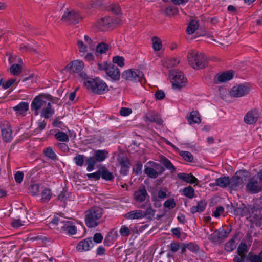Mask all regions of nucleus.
I'll list each match as a JSON object with an SVG mask.
<instances>
[{"label": "nucleus", "instance_id": "obj_1", "mask_svg": "<svg viewBox=\"0 0 262 262\" xmlns=\"http://www.w3.org/2000/svg\"><path fill=\"white\" fill-rule=\"evenodd\" d=\"M103 209L98 206L90 208L85 212V223L88 228H94L101 224Z\"/></svg>", "mask_w": 262, "mask_h": 262}, {"label": "nucleus", "instance_id": "obj_2", "mask_svg": "<svg viewBox=\"0 0 262 262\" xmlns=\"http://www.w3.org/2000/svg\"><path fill=\"white\" fill-rule=\"evenodd\" d=\"M53 224L58 226V228H60V232L67 235H73L76 234L77 232V228L74 223L66 220L63 217H55L52 221Z\"/></svg>", "mask_w": 262, "mask_h": 262}, {"label": "nucleus", "instance_id": "obj_3", "mask_svg": "<svg viewBox=\"0 0 262 262\" xmlns=\"http://www.w3.org/2000/svg\"><path fill=\"white\" fill-rule=\"evenodd\" d=\"M84 84L88 89L97 94H102L108 91L106 84L99 78H87Z\"/></svg>", "mask_w": 262, "mask_h": 262}, {"label": "nucleus", "instance_id": "obj_4", "mask_svg": "<svg viewBox=\"0 0 262 262\" xmlns=\"http://www.w3.org/2000/svg\"><path fill=\"white\" fill-rule=\"evenodd\" d=\"M187 58L189 64L194 69H203L207 66L206 57L203 53H189Z\"/></svg>", "mask_w": 262, "mask_h": 262}, {"label": "nucleus", "instance_id": "obj_5", "mask_svg": "<svg viewBox=\"0 0 262 262\" xmlns=\"http://www.w3.org/2000/svg\"><path fill=\"white\" fill-rule=\"evenodd\" d=\"M143 72L138 69H131L124 71L122 74V78L125 80L140 82L142 83L144 79Z\"/></svg>", "mask_w": 262, "mask_h": 262}, {"label": "nucleus", "instance_id": "obj_6", "mask_svg": "<svg viewBox=\"0 0 262 262\" xmlns=\"http://www.w3.org/2000/svg\"><path fill=\"white\" fill-rule=\"evenodd\" d=\"M170 77L172 79V88L174 90H180L187 83V79L181 71H170Z\"/></svg>", "mask_w": 262, "mask_h": 262}, {"label": "nucleus", "instance_id": "obj_7", "mask_svg": "<svg viewBox=\"0 0 262 262\" xmlns=\"http://www.w3.org/2000/svg\"><path fill=\"white\" fill-rule=\"evenodd\" d=\"M249 172L246 170H239L236 172L234 176L230 179V187L236 190L242 187L246 181V178L248 176Z\"/></svg>", "mask_w": 262, "mask_h": 262}, {"label": "nucleus", "instance_id": "obj_8", "mask_svg": "<svg viewBox=\"0 0 262 262\" xmlns=\"http://www.w3.org/2000/svg\"><path fill=\"white\" fill-rule=\"evenodd\" d=\"M231 231V228H230L227 230L223 228L215 230L209 235L208 239L211 242L215 244H220L228 237V234Z\"/></svg>", "mask_w": 262, "mask_h": 262}, {"label": "nucleus", "instance_id": "obj_9", "mask_svg": "<svg viewBox=\"0 0 262 262\" xmlns=\"http://www.w3.org/2000/svg\"><path fill=\"white\" fill-rule=\"evenodd\" d=\"M52 98V96L50 95L40 94L34 98L31 103V108L34 110L35 115H38V110L46 105L47 102L44 99L51 100Z\"/></svg>", "mask_w": 262, "mask_h": 262}, {"label": "nucleus", "instance_id": "obj_10", "mask_svg": "<svg viewBox=\"0 0 262 262\" xmlns=\"http://www.w3.org/2000/svg\"><path fill=\"white\" fill-rule=\"evenodd\" d=\"M232 207L234 210V214L241 216H247L248 218L251 217V214L255 211L254 206H247L243 203H237L236 206L231 204Z\"/></svg>", "mask_w": 262, "mask_h": 262}, {"label": "nucleus", "instance_id": "obj_11", "mask_svg": "<svg viewBox=\"0 0 262 262\" xmlns=\"http://www.w3.org/2000/svg\"><path fill=\"white\" fill-rule=\"evenodd\" d=\"M80 17L79 14L73 10H67L63 14L61 20L68 24L78 23Z\"/></svg>", "mask_w": 262, "mask_h": 262}, {"label": "nucleus", "instance_id": "obj_12", "mask_svg": "<svg viewBox=\"0 0 262 262\" xmlns=\"http://www.w3.org/2000/svg\"><path fill=\"white\" fill-rule=\"evenodd\" d=\"M250 88L244 84H239L233 86L230 94L231 96L234 97H241L244 96L249 93Z\"/></svg>", "mask_w": 262, "mask_h": 262}, {"label": "nucleus", "instance_id": "obj_13", "mask_svg": "<svg viewBox=\"0 0 262 262\" xmlns=\"http://www.w3.org/2000/svg\"><path fill=\"white\" fill-rule=\"evenodd\" d=\"M0 126L3 140L6 142H10L12 139V130L9 123L4 121Z\"/></svg>", "mask_w": 262, "mask_h": 262}, {"label": "nucleus", "instance_id": "obj_14", "mask_svg": "<svg viewBox=\"0 0 262 262\" xmlns=\"http://www.w3.org/2000/svg\"><path fill=\"white\" fill-rule=\"evenodd\" d=\"M135 200L139 203H142L145 200L149 201V195L145 188V186H140L134 194Z\"/></svg>", "mask_w": 262, "mask_h": 262}, {"label": "nucleus", "instance_id": "obj_15", "mask_svg": "<svg viewBox=\"0 0 262 262\" xmlns=\"http://www.w3.org/2000/svg\"><path fill=\"white\" fill-rule=\"evenodd\" d=\"M246 191L255 194L262 191V187L259 185L258 181L252 178L249 179L246 186Z\"/></svg>", "mask_w": 262, "mask_h": 262}, {"label": "nucleus", "instance_id": "obj_16", "mask_svg": "<svg viewBox=\"0 0 262 262\" xmlns=\"http://www.w3.org/2000/svg\"><path fill=\"white\" fill-rule=\"evenodd\" d=\"M154 166L158 171H157L152 168L147 167L144 170L145 173L149 178L155 179L159 175L161 174L165 170V169L159 164L154 163Z\"/></svg>", "mask_w": 262, "mask_h": 262}, {"label": "nucleus", "instance_id": "obj_17", "mask_svg": "<svg viewBox=\"0 0 262 262\" xmlns=\"http://www.w3.org/2000/svg\"><path fill=\"white\" fill-rule=\"evenodd\" d=\"M105 71L108 76L115 81L118 80L120 77L119 69L113 63H110L108 67L105 68Z\"/></svg>", "mask_w": 262, "mask_h": 262}, {"label": "nucleus", "instance_id": "obj_18", "mask_svg": "<svg viewBox=\"0 0 262 262\" xmlns=\"http://www.w3.org/2000/svg\"><path fill=\"white\" fill-rule=\"evenodd\" d=\"M84 68L83 61L76 60L71 61L65 68L64 70L72 73H79Z\"/></svg>", "mask_w": 262, "mask_h": 262}, {"label": "nucleus", "instance_id": "obj_19", "mask_svg": "<svg viewBox=\"0 0 262 262\" xmlns=\"http://www.w3.org/2000/svg\"><path fill=\"white\" fill-rule=\"evenodd\" d=\"M94 246V243L91 238H87L79 242L76 248L78 251H86L90 250Z\"/></svg>", "mask_w": 262, "mask_h": 262}, {"label": "nucleus", "instance_id": "obj_20", "mask_svg": "<svg viewBox=\"0 0 262 262\" xmlns=\"http://www.w3.org/2000/svg\"><path fill=\"white\" fill-rule=\"evenodd\" d=\"M259 117L258 112L256 110H252L247 112L244 117V122L247 124H255Z\"/></svg>", "mask_w": 262, "mask_h": 262}, {"label": "nucleus", "instance_id": "obj_21", "mask_svg": "<svg viewBox=\"0 0 262 262\" xmlns=\"http://www.w3.org/2000/svg\"><path fill=\"white\" fill-rule=\"evenodd\" d=\"M145 121L150 122H155L157 124L161 125L163 123V120L159 116L158 114L154 111L150 110L145 115Z\"/></svg>", "mask_w": 262, "mask_h": 262}, {"label": "nucleus", "instance_id": "obj_22", "mask_svg": "<svg viewBox=\"0 0 262 262\" xmlns=\"http://www.w3.org/2000/svg\"><path fill=\"white\" fill-rule=\"evenodd\" d=\"M118 162L121 166L120 173L126 175L129 168V160L127 157L119 156Z\"/></svg>", "mask_w": 262, "mask_h": 262}, {"label": "nucleus", "instance_id": "obj_23", "mask_svg": "<svg viewBox=\"0 0 262 262\" xmlns=\"http://www.w3.org/2000/svg\"><path fill=\"white\" fill-rule=\"evenodd\" d=\"M179 179L190 184H198L199 181L197 178L193 176L191 173H180L177 174Z\"/></svg>", "mask_w": 262, "mask_h": 262}, {"label": "nucleus", "instance_id": "obj_24", "mask_svg": "<svg viewBox=\"0 0 262 262\" xmlns=\"http://www.w3.org/2000/svg\"><path fill=\"white\" fill-rule=\"evenodd\" d=\"M97 25L100 30L106 31L111 27L112 19L108 17L102 18L97 23Z\"/></svg>", "mask_w": 262, "mask_h": 262}, {"label": "nucleus", "instance_id": "obj_25", "mask_svg": "<svg viewBox=\"0 0 262 262\" xmlns=\"http://www.w3.org/2000/svg\"><path fill=\"white\" fill-rule=\"evenodd\" d=\"M118 237V233L117 231L114 230H111L105 236L104 240V245L110 246L112 245L114 241L117 239Z\"/></svg>", "mask_w": 262, "mask_h": 262}, {"label": "nucleus", "instance_id": "obj_26", "mask_svg": "<svg viewBox=\"0 0 262 262\" xmlns=\"http://www.w3.org/2000/svg\"><path fill=\"white\" fill-rule=\"evenodd\" d=\"M233 73L230 71H227L217 76V79H214V82L216 84L224 82L231 80L233 78Z\"/></svg>", "mask_w": 262, "mask_h": 262}, {"label": "nucleus", "instance_id": "obj_27", "mask_svg": "<svg viewBox=\"0 0 262 262\" xmlns=\"http://www.w3.org/2000/svg\"><path fill=\"white\" fill-rule=\"evenodd\" d=\"M54 113V110L52 108L51 104L50 102H48L46 105L42 108L40 115L46 119H48L50 118Z\"/></svg>", "mask_w": 262, "mask_h": 262}, {"label": "nucleus", "instance_id": "obj_28", "mask_svg": "<svg viewBox=\"0 0 262 262\" xmlns=\"http://www.w3.org/2000/svg\"><path fill=\"white\" fill-rule=\"evenodd\" d=\"M28 108V103L25 102H22L13 107V110L16 112L17 115H22L23 116L25 115Z\"/></svg>", "mask_w": 262, "mask_h": 262}, {"label": "nucleus", "instance_id": "obj_29", "mask_svg": "<svg viewBox=\"0 0 262 262\" xmlns=\"http://www.w3.org/2000/svg\"><path fill=\"white\" fill-rule=\"evenodd\" d=\"M126 219L134 220L143 219V212L142 210H134L124 215Z\"/></svg>", "mask_w": 262, "mask_h": 262}, {"label": "nucleus", "instance_id": "obj_30", "mask_svg": "<svg viewBox=\"0 0 262 262\" xmlns=\"http://www.w3.org/2000/svg\"><path fill=\"white\" fill-rule=\"evenodd\" d=\"M43 154L45 157L48 158L49 159L52 160L53 161H56L58 160V157L53 150V148L51 147H48L45 148L43 150Z\"/></svg>", "mask_w": 262, "mask_h": 262}, {"label": "nucleus", "instance_id": "obj_31", "mask_svg": "<svg viewBox=\"0 0 262 262\" xmlns=\"http://www.w3.org/2000/svg\"><path fill=\"white\" fill-rule=\"evenodd\" d=\"M215 185L222 188L230 187V179L229 177H224L217 178L215 180Z\"/></svg>", "mask_w": 262, "mask_h": 262}, {"label": "nucleus", "instance_id": "obj_32", "mask_svg": "<svg viewBox=\"0 0 262 262\" xmlns=\"http://www.w3.org/2000/svg\"><path fill=\"white\" fill-rule=\"evenodd\" d=\"M188 121L190 124L193 123L199 124L201 123V119L200 115L197 111H192L189 116L187 118Z\"/></svg>", "mask_w": 262, "mask_h": 262}, {"label": "nucleus", "instance_id": "obj_33", "mask_svg": "<svg viewBox=\"0 0 262 262\" xmlns=\"http://www.w3.org/2000/svg\"><path fill=\"white\" fill-rule=\"evenodd\" d=\"M160 162L171 172H173L176 170V168L171 163L169 160L166 158L164 156H161L160 157Z\"/></svg>", "mask_w": 262, "mask_h": 262}, {"label": "nucleus", "instance_id": "obj_34", "mask_svg": "<svg viewBox=\"0 0 262 262\" xmlns=\"http://www.w3.org/2000/svg\"><path fill=\"white\" fill-rule=\"evenodd\" d=\"M207 204L204 201H200L198 202L196 206H193L191 208V212L192 214H194L196 212H202L206 208Z\"/></svg>", "mask_w": 262, "mask_h": 262}, {"label": "nucleus", "instance_id": "obj_35", "mask_svg": "<svg viewBox=\"0 0 262 262\" xmlns=\"http://www.w3.org/2000/svg\"><path fill=\"white\" fill-rule=\"evenodd\" d=\"M107 152L103 150H96L94 155V158L97 162H102L107 157Z\"/></svg>", "mask_w": 262, "mask_h": 262}, {"label": "nucleus", "instance_id": "obj_36", "mask_svg": "<svg viewBox=\"0 0 262 262\" xmlns=\"http://www.w3.org/2000/svg\"><path fill=\"white\" fill-rule=\"evenodd\" d=\"M110 46L109 45L101 42L96 46V51L100 54H105L109 50Z\"/></svg>", "mask_w": 262, "mask_h": 262}, {"label": "nucleus", "instance_id": "obj_37", "mask_svg": "<svg viewBox=\"0 0 262 262\" xmlns=\"http://www.w3.org/2000/svg\"><path fill=\"white\" fill-rule=\"evenodd\" d=\"M77 46L79 52V55L81 56H84L88 51V46L84 43L83 41L81 40H77Z\"/></svg>", "mask_w": 262, "mask_h": 262}, {"label": "nucleus", "instance_id": "obj_38", "mask_svg": "<svg viewBox=\"0 0 262 262\" xmlns=\"http://www.w3.org/2000/svg\"><path fill=\"white\" fill-rule=\"evenodd\" d=\"M236 237V236H234L231 239L225 244L224 249L227 252H230L235 249L236 245L235 239Z\"/></svg>", "mask_w": 262, "mask_h": 262}, {"label": "nucleus", "instance_id": "obj_39", "mask_svg": "<svg viewBox=\"0 0 262 262\" xmlns=\"http://www.w3.org/2000/svg\"><path fill=\"white\" fill-rule=\"evenodd\" d=\"M156 210L151 206L148 207L145 211H143V217H146L148 220H152L154 217Z\"/></svg>", "mask_w": 262, "mask_h": 262}, {"label": "nucleus", "instance_id": "obj_40", "mask_svg": "<svg viewBox=\"0 0 262 262\" xmlns=\"http://www.w3.org/2000/svg\"><path fill=\"white\" fill-rule=\"evenodd\" d=\"M248 259L249 262H262V251L258 255L250 252Z\"/></svg>", "mask_w": 262, "mask_h": 262}, {"label": "nucleus", "instance_id": "obj_41", "mask_svg": "<svg viewBox=\"0 0 262 262\" xmlns=\"http://www.w3.org/2000/svg\"><path fill=\"white\" fill-rule=\"evenodd\" d=\"M97 161L93 156L89 157L85 159V163L87 165L86 169L88 171H91L94 169V166Z\"/></svg>", "mask_w": 262, "mask_h": 262}, {"label": "nucleus", "instance_id": "obj_42", "mask_svg": "<svg viewBox=\"0 0 262 262\" xmlns=\"http://www.w3.org/2000/svg\"><path fill=\"white\" fill-rule=\"evenodd\" d=\"M100 173L101 178L106 181H112L114 178L112 173L106 168H102L100 170Z\"/></svg>", "mask_w": 262, "mask_h": 262}, {"label": "nucleus", "instance_id": "obj_43", "mask_svg": "<svg viewBox=\"0 0 262 262\" xmlns=\"http://www.w3.org/2000/svg\"><path fill=\"white\" fill-rule=\"evenodd\" d=\"M55 138L59 141L68 142L69 138L68 135L60 130H58L55 134Z\"/></svg>", "mask_w": 262, "mask_h": 262}, {"label": "nucleus", "instance_id": "obj_44", "mask_svg": "<svg viewBox=\"0 0 262 262\" xmlns=\"http://www.w3.org/2000/svg\"><path fill=\"white\" fill-rule=\"evenodd\" d=\"M21 68L20 64L13 63L10 68V72L13 76H18L21 73Z\"/></svg>", "mask_w": 262, "mask_h": 262}, {"label": "nucleus", "instance_id": "obj_45", "mask_svg": "<svg viewBox=\"0 0 262 262\" xmlns=\"http://www.w3.org/2000/svg\"><path fill=\"white\" fill-rule=\"evenodd\" d=\"M183 194L189 199H192L195 196L194 189L190 186L185 187L183 189Z\"/></svg>", "mask_w": 262, "mask_h": 262}, {"label": "nucleus", "instance_id": "obj_46", "mask_svg": "<svg viewBox=\"0 0 262 262\" xmlns=\"http://www.w3.org/2000/svg\"><path fill=\"white\" fill-rule=\"evenodd\" d=\"M198 26L199 25L197 21L195 20H191L186 29L187 33L189 34H193L198 29Z\"/></svg>", "mask_w": 262, "mask_h": 262}, {"label": "nucleus", "instance_id": "obj_47", "mask_svg": "<svg viewBox=\"0 0 262 262\" xmlns=\"http://www.w3.org/2000/svg\"><path fill=\"white\" fill-rule=\"evenodd\" d=\"M52 196L51 190L48 188H45L41 192V200L42 202H48Z\"/></svg>", "mask_w": 262, "mask_h": 262}, {"label": "nucleus", "instance_id": "obj_48", "mask_svg": "<svg viewBox=\"0 0 262 262\" xmlns=\"http://www.w3.org/2000/svg\"><path fill=\"white\" fill-rule=\"evenodd\" d=\"M85 156L83 155L78 154L73 159L76 165L82 167L84 164Z\"/></svg>", "mask_w": 262, "mask_h": 262}, {"label": "nucleus", "instance_id": "obj_49", "mask_svg": "<svg viewBox=\"0 0 262 262\" xmlns=\"http://www.w3.org/2000/svg\"><path fill=\"white\" fill-rule=\"evenodd\" d=\"M238 255H245L248 252L247 245L245 243H241L237 250Z\"/></svg>", "mask_w": 262, "mask_h": 262}, {"label": "nucleus", "instance_id": "obj_50", "mask_svg": "<svg viewBox=\"0 0 262 262\" xmlns=\"http://www.w3.org/2000/svg\"><path fill=\"white\" fill-rule=\"evenodd\" d=\"M153 49L155 51H159L162 47L161 41L158 37L154 36L152 39Z\"/></svg>", "mask_w": 262, "mask_h": 262}, {"label": "nucleus", "instance_id": "obj_51", "mask_svg": "<svg viewBox=\"0 0 262 262\" xmlns=\"http://www.w3.org/2000/svg\"><path fill=\"white\" fill-rule=\"evenodd\" d=\"M179 154L185 161L187 162H191L193 161V157L190 152L187 151H181Z\"/></svg>", "mask_w": 262, "mask_h": 262}, {"label": "nucleus", "instance_id": "obj_52", "mask_svg": "<svg viewBox=\"0 0 262 262\" xmlns=\"http://www.w3.org/2000/svg\"><path fill=\"white\" fill-rule=\"evenodd\" d=\"M39 186L38 184H32L29 187V191L32 195H36L39 191Z\"/></svg>", "mask_w": 262, "mask_h": 262}, {"label": "nucleus", "instance_id": "obj_53", "mask_svg": "<svg viewBox=\"0 0 262 262\" xmlns=\"http://www.w3.org/2000/svg\"><path fill=\"white\" fill-rule=\"evenodd\" d=\"M113 62L120 67H123L124 66V59L122 56H116L114 57Z\"/></svg>", "mask_w": 262, "mask_h": 262}, {"label": "nucleus", "instance_id": "obj_54", "mask_svg": "<svg viewBox=\"0 0 262 262\" xmlns=\"http://www.w3.org/2000/svg\"><path fill=\"white\" fill-rule=\"evenodd\" d=\"M176 205V202L173 198L167 200L164 203V206L169 209H172L174 208Z\"/></svg>", "mask_w": 262, "mask_h": 262}, {"label": "nucleus", "instance_id": "obj_55", "mask_svg": "<svg viewBox=\"0 0 262 262\" xmlns=\"http://www.w3.org/2000/svg\"><path fill=\"white\" fill-rule=\"evenodd\" d=\"M20 51L22 52H26L28 51L30 52H33L35 53L37 52V51L35 49L33 48V47H31L30 45H21L20 47Z\"/></svg>", "mask_w": 262, "mask_h": 262}, {"label": "nucleus", "instance_id": "obj_56", "mask_svg": "<svg viewBox=\"0 0 262 262\" xmlns=\"http://www.w3.org/2000/svg\"><path fill=\"white\" fill-rule=\"evenodd\" d=\"M165 13L167 16H171L177 13V10L173 7L168 6L165 9Z\"/></svg>", "mask_w": 262, "mask_h": 262}, {"label": "nucleus", "instance_id": "obj_57", "mask_svg": "<svg viewBox=\"0 0 262 262\" xmlns=\"http://www.w3.org/2000/svg\"><path fill=\"white\" fill-rule=\"evenodd\" d=\"M120 234L122 236L128 237L130 234L129 228L125 226H122L119 231Z\"/></svg>", "mask_w": 262, "mask_h": 262}, {"label": "nucleus", "instance_id": "obj_58", "mask_svg": "<svg viewBox=\"0 0 262 262\" xmlns=\"http://www.w3.org/2000/svg\"><path fill=\"white\" fill-rule=\"evenodd\" d=\"M84 39L85 41V42L86 43V45L88 46V47L91 49H94L95 45V43L93 42L92 39L88 36V35H84Z\"/></svg>", "mask_w": 262, "mask_h": 262}, {"label": "nucleus", "instance_id": "obj_59", "mask_svg": "<svg viewBox=\"0 0 262 262\" xmlns=\"http://www.w3.org/2000/svg\"><path fill=\"white\" fill-rule=\"evenodd\" d=\"M24 173L23 171H18L14 175V179L17 183H21L24 178Z\"/></svg>", "mask_w": 262, "mask_h": 262}, {"label": "nucleus", "instance_id": "obj_60", "mask_svg": "<svg viewBox=\"0 0 262 262\" xmlns=\"http://www.w3.org/2000/svg\"><path fill=\"white\" fill-rule=\"evenodd\" d=\"M87 177L89 179H93L95 180H98L101 177L100 170H98L97 171L87 174Z\"/></svg>", "mask_w": 262, "mask_h": 262}, {"label": "nucleus", "instance_id": "obj_61", "mask_svg": "<svg viewBox=\"0 0 262 262\" xmlns=\"http://www.w3.org/2000/svg\"><path fill=\"white\" fill-rule=\"evenodd\" d=\"M110 10L116 14H119L121 12L120 7L118 4H112L110 6Z\"/></svg>", "mask_w": 262, "mask_h": 262}, {"label": "nucleus", "instance_id": "obj_62", "mask_svg": "<svg viewBox=\"0 0 262 262\" xmlns=\"http://www.w3.org/2000/svg\"><path fill=\"white\" fill-rule=\"evenodd\" d=\"M46 122L44 121H39L38 122V127L35 129L34 132L38 133L39 132L43 130L46 126Z\"/></svg>", "mask_w": 262, "mask_h": 262}, {"label": "nucleus", "instance_id": "obj_63", "mask_svg": "<svg viewBox=\"0 0 262 262\" xmlns=\"http://www.w3.org/2000/svg\"><path fill=\"white\" fill-rule=\"evenodd\" d=\"M16 81L15 78H11L8 80L5 83L2 84L4 89H7L11 86Z\"/></svg>", "mask_w": 262, "mask_h": 262}, {"label": "nucleus", "instance_id": "obj_64", "mask_svg": "<svg viewBox=\"0 0 262 262\" xmlns=\"http://www.w3.org/2000/svg\"><path fill=\"white\" fill-rule=\"evenodd\" d=\"M132 110L127 107H122L120 110V114L122 116H128L132 113Z\"/></svg>", "mask_w": 262, "mask_h": 262}]
</instances>
